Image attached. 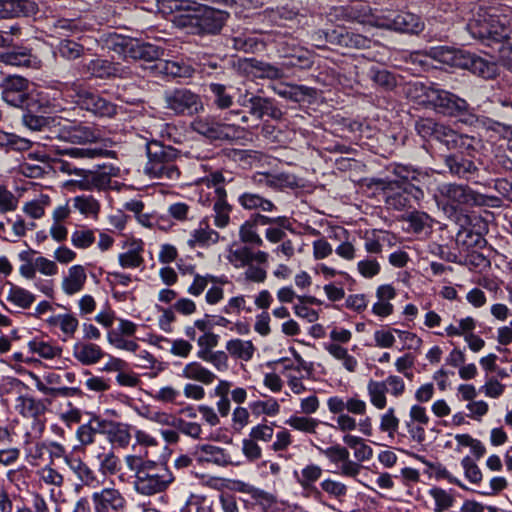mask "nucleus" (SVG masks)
<instances>
[{
  "mask_svg": "<svg viewBox=\"0 0 512 512\" xmlns=\"http://www.w3.org/2000/svg\"><path fill=\"white\" fill-rule=\"evenodd\" d=\"M508 8L479 7L467 24L471 36L498 52L499 60L512 71V26Z\"/></svg>",
  "mask_w": 512,
  "mask_h": 512,
  "instance_id": "obj_1",
  "label": "nucleus"
},
{
  "mask_svg": "<svg viewBox=\"0 0 512 512\" xmlns=\"http://www.w3.org/2000/svg\"><path fill=\"white\" fill-rule=\"evenodd\" d=\"M391 178L386 181V190L399 191L389 194L386 203L396 210L412 208L424 198V192L420 185H428L431 175L428 171H422L412 166L394 164L389 169Z\"/></svg>",
  "mask_w": 512,
  "mask_h": 512,
  "instance_id": "obj_2",
  "label": "nucleus"
},
{
  "mask_svg": "<svg viewBox=\"0 0 512 512\" xmlns=\"http://www.w3.org/2000/svg\"><path fill=\"white\" fill-rule=\"evenodd\" d=\"M136 458L127 456L126 462L130 469L135 470L134 489L143 496H152L165 492L174 482L175 477L167 463L153 460H140L134 467Z\"/></svg>",
  "mask_w": 512,
  "mask_h": 512,
  "instance_id": "obj_3",
  "label": "nucleus"
},
{
  "mask_svg": "<svg viewBox=\"0 0 512 512\" xmlns=\"http://www.w3.org/2000/svg\"><path fill=\"white\" fill-rule=\"evenodd\" d=\"M407 95L417 103L430 106L437 112L449 116L461 115L469 108V104L465 99L449 91L421 82L409 84Z\"/></svg>",
  "mask_w": 512,
  "mask_h": 512,
  "instance_id": "obj_4",
  "label": "nucleus"
},
{
  "mask_svg": "<svg viewBox=\"0 0 512 512\" xmlns=\"http://www.w3.org/2000/svg\"><path fill=\"white\" fill-rule=\"evenodd\" d=\"M147 162L144 173L153 179L177 181L180 170L177 160L180 158L178 149L164 145L162 142L152 140L146 144Z\"/></svg>",
  "mask_w": 512,
  "mask_h": 512,
  "instance_id": "obj_5",
  "label": "nucleus"
},
{
  "mask_svg": "<svg viewBox=\"0 0 512 512\" xmlns=\"http://www.w3.org/2000/svg\"><path fill=\"white\" fill-rule=\"evenodd\" d=\"M435 198L438 203H443L454 211L462 206H496L500 202L498 197L478 193L466 185L451 183L440 185Z\"/></svg>",
  "mask_w": 512,
  "mask_h": 512,
  "instance_id": "obj_6",
  "label": "nucleus"
},
{
  "mask_svg": "<svg viewBox=\"0 0 512 512\" xmlns=\"http://www.w3.org/2000/svg\"><path fill=\"white\" fill-rule=\"evenodd\" d=\"M227 258L229 263L237 269L247 267L244 272L246 280L255 283H263L266 280V270L260 266L252 264L253 262L262 265L267 264L269 254L266 251H254L248 246H240L235 249H231Z\"/></svg>",
  "mask_w": 512,
  "mask_h": 512,
  "instance_id": "obj_7",
  "label": "nucleus"
},
{
  "mask_svg": "<svg viewBox=\"0 0 512 512\" xmlns=\"http://www.w3.org/2000/svg\"><path fill=\"white\" fill-rule=\"evenodd\" d=\"M1 97L10 106L31 110L36 106L33 96V84L18 75L5 77L1 84Z\"/></svg>",
  "mask_w": 512,
  "mask_h": 512,
  "instance_id": "obj_8",
  "label": "nucleus"
},
{
  "mask_svg": "<svg viewBox=\"0 0 512 512\" xmlns=\"http://www.w3.org/2000/svg\"><path fill=\"white\" fill-rule=\"evenodd\" d=\"M406 384L404 380L398 376L391 374L384 380H369L367 383V394L369 401L373 407L382 410L387 406V394L394 398H400L404 395Z\"/></svg>",
  "mask_w": 512,
  "mask_h": 512,
  "instance_id": "obj_9",
  "label": "nucleus"
},
{
  "mask_svg": "<svg viewBox=\"0 0 512 512\" xmlns=\"http://www.w3.org/2000/svg\"><path fill=\"white\" fill-rule=\"evenodd\" d=\"M165 107L179 116H192L204 110L201 97L187 88H176L164 94Z\"/></svg>",
  "mask_w": 512,
  "mask_h": 512,
  "instance_id": "obj_10",
  "label": "nucleus"
},
{
  "mask_svg": "<svg viewBox=\"0 0 512 512\" xmlns=\"http://www.w3.org/2000/svg\"><path fill=\"white\" fill-rule=\"evenodd\" d=\"M114 49L123 54L125 58L142 60L149 63L154 62V64L160 61L164 55L162 48L130 38L117 37Z\"/></svg>",
  "mask_w": 512,
  "mask_h": 512,
  "instance_id": "obj_11",
  "label": "nucleus"
},
{
  "mask_svg": "<svg viewBox=\"0 0 512 512\" xmlns=\"http://www.w3.org/2000/svg\"><path fill=\"white\" fill-rule=\"evenodd\" d=\"M286 225V216H272L261 213H253L245 220L239 228V239L245 244L262 246L263 239L257 232L259 226Z\"/></svg>",
  "mask_w": 512,
  "mask_h": 512,
  "instance_id": "obj_12",
  "label": "nucleus"
},
{
  "mask_svg": "<svg viewBox=\"0 0 512 512\" xmlns=\"http://www.w3.org/2000/svg\"><path fill=\"white\" fill-rule=\"evenodd\" d=\"M194 132L211 140H230L236 135V126L222 123L210 115L198 116L191 122Z\"/></svg>",
  "mask_w": 512,
  "mask_h": 512,
  "instance_id": "obj_13",
  "label": "nucleus"
},
{
  "mask_svg": "<svg viewBox=\"0 0 512 512\" xmlns=\"http://www.w3.org/2000/svg\"><path fill=\"white\" fill-rule=\"evenodd\" d=\"M373 24L380 28L409 34H419L425 27L421 18L410 12L389 13L377 17Z\"/></svg>",
  "mask_w": 512,
  "mask_h": 512,
  "instance_id": "obj_14",
  "label": "nucleus"
},
{
  "mask_svg": "<svg viewBox=\"0 0 512 512\" xmlns=\"http://www.w3.org/2000/svg\"><path fill=\"white\" fill-rule=\"evenodd\" d=\"M227 17L228 13L219 8L201 5L190 17V24L198 29V33L216 34L222 29Z\"/></svg>",
  "mask_w": 512,
  "mask_h": 512,
  "instance_id": "obj_15",
  "label": "nucleus"
},
{
  "mask_svg": "<svg viewBox=\"0 0 512 512\" xmlns=\"http://www.w3.org/2000/svg\"><path fill=\"white\" fill-rule=\"evenodd\" d=\"M29 376L34 381L36 389L51 399L71 397L78 392L77 388L62 386V374L56 371L45 372L42 378L33 372H30Z\"/></svg>",
  "mask_w": 512,
  "mask_h": 512,
  "instance_id": "obj_16",
  "label": "nucleus"
},
{
  "mask_svg": "<svg viewBox=\"0 0 512 512\" xmlns=\"http://www.w3.org/2000/svg\"><path fill=\"white\" fill-rule=\"evenodd\" d=\"M72 87L77 93V103L85 110L100 116L112 117L116 114V105L98 94L86 91L79 83L74 82Z\"/></svg>",
  "mask_w": 512,
  "mask_h": 512,
  "instance_id": "obj_17",
  "label": "nucleus"
},
{
  "mask_svg": "<svg viewBox=\"0 0 512 512\" xmlns=\"http://www.w3.org/2000/svg\"><path fill=\"white\" fill-rule=\"evenodd\" d=\"M94 512H126L128 502L120 490L103 488L92 494Z\"/></svg>",
  "mask_w": 512,
  "mask_h": 512,
  "instance_id": "obj_18",
  "label": "nucleus"
},
{
  "mask_svg": "<svg viewBox=\"0 0 512 512\" xmlns=\"http://www.w3.org/2000/svg\"><path fill=\"white\" fill-rule=\"evenodd\" d=\"M320 451L330 463L341 464L338 473L343 477L356 479L361 472V464L350 459V453L346 447L336 444Z\"/></svg>",
  "mask_w": 512,
  "mask_h": 512,
  "instance_id": "obj_19",
  "label": "nucleus"
},
{
  "mask_svg": "<svg viewBox=\"0 0 512 512\" xmlns=\"http://www.w3.org/2000/svg\"><path fill=\"white\" fill-rule=\"evenodd\" d=\"M79 72L89 78H110V77H125L126 71L115 64L105 59H92L89 62L82 63L79 67Z\"/></svg>",
  "mask_w": 512,
  "mask_h": 512,
  "instance_id": "obj_20",
  "label": "nucleus"
},
{
  "mask_svg": "<svg viewBox=\"0 0 512 512\" xmlns=\"http://www.w3.org/2000/svg\"><path fill=\"white\" fill-rule=\"evenodd\" d=\"M247 96L248 92L246 91L245 95L240 96L238 102L241 106H249V113L256 119L260 120L265 115L275 119L281 116V111L273 105L271 99L254 95L247 98Z\"/></svg>",
  "mask_w": 512,
  "mask_h": 512,
  "instance_id": "obj_21",
  "label": "nucleus"
},
{
  "mask_svg": "<svg viewBox=\"0 0 512 512\" xmlns=\"http://www.w3.org/2000/svg\"><path fill=\"white\" fill-rule=\"evenodd\" d=\"M74 174L82 176V178L79 180H70L67 184L79 190H101L108 187L110 183V177L106 173L74 168Z\"/></svg>",
  "mask_w": 512,
  "mask_h": 512,
  "instance_id": "obj_22",
  "label": "nucleus"
},
{
  "mask_svg": "<svg viewBox=\"0 0 512 512\" xmlns=\"http://www.w3.org/2000/svg\"><path fill=\"white\" fill-rule=\"evenodd\" d=\"M65 464L80 481L82 486H87L92 489L101 486V481L96 472L80 457H66Z\"/></svg>",
  "mask_w": 512,
  "mask_h": 512,
  "instance_id": "obj_23",
  "label": "nucleus"
},
{
  "mask_svg": "<svg viewBox=\"0 0 512 512\" xmlns=\"http://www.w3.org/2000/svg\"><path fill=\"white\" fill-rule=\"evenodd\" d=\"M447 146L448 149L468 151L473 148L474 138L459 134L450 127L439 123L435 139Z\"/></svg>",
  "mask_w": 512,
  "mask_h": 512,
  "instance_id": "obj_24",
  "label": "nucleus"
},
{
  "mask_svg": "<svg viewBox=\"0 0 512 512\" xmlns=\"http://www.w3.org/2000/svg\"><path fill=\"white\" fill-rule=\"evenodd\" d=\"M123 248L127 250L118 255L119 265L123 269H138L144 266V242L141 239L127 241Z\"/></svg>",
  "mask_w": 512,
  "mask_h": 512,
  "instance_id": "obj_25",
  "label": "nucleus"
},
{
  "mask_svg": "<svg viewBox=\"0 0 512 512\" xmlns=\"http://www.w3.org/2000/svg\"><path fill=\"white\" fill-rule=\"evenodd\" d=\"M238 203L248 211L270 215L278 210L276 204L263 195L255 192H244L238 196Z\"/></svg>",
  "mask_w": 512,
  "mask_h": 512,
  "instance_id": "obj_26",
  "label": "nucleus"
},
{
  "mask_svg": "<svg viewBox=\"0 0 512 512\" xmlns=\"http://www.w3.org/2000/svg\"><path fill=\"white\" fill-rule=\"evenodd\" d=\"M464 69L484 79H492L498 74V66L492 59L468 51Z\"/></svg>",
  "mask_w": 512,
  "mask_h": 512,
  "instance_id": "obj_27",
  "label": "nucleus"
},
{
  "mask_svg": "<svg viewBox=\"0 0 512 512\" xmlns=\"http://www.w3.org/2000/svg\"><path fill=\"white\" fill-rule=\"evenodd\" d=\"M219 239V233L210 227L208 220L202 219L198 227L190 233L187 245L190 248H205L216 244Z\"/></svg>",
  "mask_w": 512,
  "mask_h": 512,
  "instance_id": "obj_28",
  "label": "nucleus"
},
{
  "mask_svg": "<svg viewBox=\"0 0 512 512\" xmlns=\"http://www.w3.org/2000/svg\"><path fill=\"white\" fill-rule=\"evenodd\" d=\"M0 63L14 67L38 68L40 61L31 50L25 47H18L14 50L0 53Z\"/></svg>",
  "mask_w": 512,
  "mask_h": 512,
  "instance_id": "obj_29",
  "label": "nucleus"
},
{
  "mask_svg": "<svg viewBox=\"0 0 512 512\" xmlns=\"http://www.w3.org/2000/svg\"><path fill=\"white\" fill-rule=\"evenodd\" d=\"M395 288L390 284L380 285L376 289L377 301L372 306V313L380 318H386L394 312V306L390 303L396 297Z\"/></svg>",
  "mask_w": 512,
  "mask_h": 512,
  "instance_id": "obj_30",
  "label": "nucleus"
},
{
  "mask_svg": "<svg viewBox=\"0 0 512 512\" xmlns=\"http://www.w3.org/2000/svg\"><path fill=\"white\" fill-rule=\"evenodd\" d=\"M467 54L468 51L445 46L432 48L430 51V56L438 62L450 67L462 69L465 67Z\"/></svg>",
  "mask_w": 512,
  "mask_h": 512,
  "instance_id": "obj_31",
  "label": "nucleus"
},
{
  "mask_svg": "<svg viewBox=\"0 0 512 512\" xmlns=\"http://www.w3.org/2000/svg\"><path fill=\"white\" fill-rule=\"evenodd\" d=\"M73 356L82 365L90 366L98 363L105 356V352L95 343L78 342L73 346Z\"/></svg>",
  "mask_w": 512,
  "mask_h": 512,
  "instance_id": "obj_32",
  "label": "nucleus"
},
{
  "mask_svg": "<svg viewBox=\"0 0 512 512\" xmlns=\"http://www.w3.org/2000/svg\"><path fill=\"white\" fill-rule=\"evenodd\" d=\"M87 280L86 270L82 265H73L63 277L61 287L66 295H74L80 292Z\"/></svg>",
  "mask_w": 512,
  "mask_h": 512,
  "instance_id": "obj_33",
  "label": "nucleus"
},
{
  "mask_svg": "<svg viewBox=\"0 0 512 512\" xmlns=\"http://www.w3.org/2000/svg\"><path fill=\"white\" fill-rule=\"evenodd\" d=\"M214 192V224L218 228H225L230 222L232 206L227 202V192L225 188H217Z\"/></svg>",
  "mask_w": 512,
  "mask_h": 512,
  "instance_id": "obj_34",
  "label": "nucleus"
},
{
  "mask_svg": "<svg viewBox=\"0 0 512 512\" xmlns=\"http://www.w3.org/2000/svg\"><path fill=\"white\" fill-rule=\"evenodd\" d=\"M94 457L98 462V469L102 475H115L121 470V460L111 447L99 448Z\"/></svg>",
  "mask_w": 512,
  "mask_h": 512,
  "instance_id": "obj_35",
  "label": "nucleus"
},
{
  "mask_svg": "<svg viewBox=\"0 0 512 512\" xmlns=\"http://www.w3.org/2000/svg\"><path fill=\"white\" fill-rule=\"evenodd\" d=\"M103 429L113 445L125 448L131 441V427L121 422L103 421Z\"/></svg>",
  "mask_w": 512,
  "mask_h": 512,
  "instance_id": "obj_36",
  "label": "nucleus"
},
{
  "mask_svg": "<svg viewBox=\"0 0 512 512\" xmlns=\"http://www.w3.org/2000/svg\"><path fill=\"white\" fill-rule=\"evenodd\" d=\"M196 455L200 462L213 463L218 466H227L231 463V458L224 448L211 444L198 446Z\"/></svg>",
  "mask_w": 512,
  "mask_h": 512,
  "instance_id": "obj_37",
  "label": "nucleus"
},
{
  "mask_svg": "<svg viewBox=\"0 0 512 512\" xmlns=\"http://www.w3.org/2000/svg\"><path fill=\"white\" fill-rule=\"evenodd\" d=\"M330 41H336L339 45L357 49H368L371 46V40L361 34L333 30L330 34Z\"/></svg>",
  "mask_w": 512,
  "mask_h": 512,
  "instance_id": "obj_38",
  "label": "nucleus"
},
{
  "mask_svg": "<svg viewBox=\"0 0 512 512\" xmlns=\"http://www.w3.org/2000/svg\"><path fill=\"white\" fill-rule=\"evenodd\" d=\"M2 4L6 18L31 16L38 11L36 3L31 0H2Z\"/></svg>",
  "mask_w": 512,
  "mask_h": 512,
  "instance_id": "obj_39",
  "label": "nucleus"
},
{
  "mask_svg": "<svg viewBox=\"0 0 512 512\" xmlns=\"http://www.w3.org/2000/svg\"><path fill=\"white\" fill-rule=\"evenodd\" d=\"M85 53V47L68 38L61 39L54 47L53 54L66 61H74L81 58Z\"/></svg>",
  "mask_w": 512,
  "mask_h": 512,
  "instance_id": "obj_40",
  "label": "nucleus"
},
{
  "mask_svg": "<svg viewBox=\"0 0 512 512\" xmlns=\"http://www.w3.org/2000/svg\"><path fill=\"white\" fill-rule=\"evenodd\" d=\"M323 473L322 468L316 464H308L301 471L300 474L295 472L297 483L304 489L314 491V495H320V491L314 487V484L321 478Z\"/></svg>",
  "mask_w": 512,
  "mask_h": 512,
  "instance_id": "obj_41",
  "label": "nucleus"
},
{
  "mask_svg": "<svg viewBox=\"0 0 512 512\" xmlns=\"http://www.w3.org/2000/svg\"><path fill=\"white\" fill-rule=\"evenodd\" d=\"M226 351L235 359L242 361H250L256 351V347L250 340H242L239 338L231 339L226 342Z\"/></svg>",
  "mask_w": 512,
  "mask_h": 512,
  "instance_id": "obj_42",
  "label": "nucleus"
},
{
  "mask_svg": "<svg viewBox=\"0 0 512 512\" xmlns=\"http://www.w3.org/2000/svg\"><path fill=\"white\" fill-rule=\"evenodd\" d=\"M47 322L61 330L64 340L73 338L79 326V320L72 313L51 316Z\"/></svg>",
  "mask_w": 512,
  "mask_h": 512,
  "instance_id": "obj_43",
  "label": "nucleus"
},
{
  "mask_svg": "<svg viewBox=\"0 0 512 512\" xmlns=\"http://www.w3.org/2000/svg\"><path fill=\"white\" fill-rule=\"evenodd\" d=\"M150 69L156 70L158 73L172 77H189L192 75L193 69L189 65H185L178 61L160 60Z\"/></svg>",
  "mask_w": 512,
  "mask_h": 512,
  "instance_id": "obj_44",
  "label": "nucleus"
},
{
  "mask_svg": "<svg viewBox=\"0 0 512 512\" xmlns=\"http://www.w3.org/2000/svg\"><path fill=\"white\" fill-rule=\"evenodd\" d=\"M208 89L217 109L226 110L232 107L234 96L231 93V87L220 83H210Z\"/></svg>",
  "mask_w": 512,
  "mask_h": 512,
  "instance_id": "obj_45",
  "label": "nucleus"
},
{
  "mask_svg": "<svg viewBox=\"0 0 512 512\" xmlns=\"http://www.w3.org/2000/svg\"><path fill=\"white\" fill-rule=\"evenodd\" d=\"M182 376L205 385L211 384L216 379V375L213 372L196 361L190 362L184 366Z\"/></svg>",
  "mask_w": 512,
  "mask_h": 512,
  "instance_id": "obj_46",
  "label": "nucleus"
},
{
  "mask_svg": "<svg viewBox=\"0 0 512 512\" xmlns=\"http://www.w3.org/2000/svg\"><path fill=\"white\" fill-rule=\"evenodd\" d=\"M17 402L19 413L24 417L37 418L46 410V406L42 400L36 399L30 395L19 396Z\"/></svg>",
  "mask_w": 512,
  "mask_h": 512,
  "instance_id": "obj_47",
  "label": "nucleus"
},
{
  "mask_svg": "<svg viewBox=\"0 0 512 512\" xmlns=\"http://www.w3.org/2000/svg\"><path fill=\"white\" fill-rule=\"evenodd\" d=\"M67 134L66 138L69 141L78 144L96 142L101 138L99 131L91 126L85 125L71 126L67 131Z\"/></svg>",
  "mask_w": 512,
  "mask_h": 512,
  "instance_id": "obj_48",
  "label": "nucleus"
},
{
  "mask_svg": "<svg viewBox=\"0 0 512 512\" xmlns=\"http://www.w3.org/2000/svg\"><path fill=\"white\" fill-rule=\"evenodd\" d=\"M445 164L450 173L458 177H467L477 170V167L471 160L465 159L459 155L447 156L445 158Z\"/></svg>",
  "mask_w": 512,
  "mask_h": 512,
  "instance_id": "obj_49",
  "label": "nucleus"
},
{
  "mask_svg": "<svg viewBox=\"0 0 512 512\" xmlns=\"http://www.w3.org/2000/svg\"><path fill=\"white\" fill-rule=\"evenodd\" d=\"M325 350L336 360L341 361L343 367L350 373L356 371L358 366L357 359L348 353V350L337 343H326Z\"/></svg>",
  "mask_w": 512,
  "mask_h": 512,
  "instance_id": "obj_50",
  "label": "nucleus"
},
{
  "mask_svg": "<svg viewBox=\"0 0 512 512\" xmlns=\"http://www.w3.org/2000/svg\"><path fill=\"white\" fill-rule=\"evenodd\" d=\"M73 208L85 217L97 218L100 203L92 195H79L72 198Z\"/></svg>",
  "mask_w": 512,
  "mask_h": 512,
  "instance_id": "obj_51",
  "label": "nucleus"
},
{
  "mask_svg": "<svg viewBox=\"0 0 512 512\" xmlns=\"http://www.w3.org/2000/svg\"><path fill=\"white\" fill-rule=\"evenodd\" d=\"M320 493L323 492L329 499L343 503L348 495V487L341 481L326 478L320 483Z\"/></svg>",
  "mask_w": 512,
  "mask_h": 512,
  "instance_id": "obj_52",
  "label": "nucleus"
},
{
  "mask_svg": "<svg viewBox=\"0 0 512 512\" xmlns=\"http://www.w3.org/2000/svg\"><path fill=\"white\" fill-rule=\"evenodd\" d=\"M7 301L15 306L28 309L35 301V295L25 288L9 283Z\"/></svg>",
  "mask_w": 512,
  "mask_h": 512,
  "instance_id": "obj_53",
  "label": "nucleus"
},
{
  "mask_svg": "<svg viewBox=\"0 0 512 512\" xmlns=\"http://www.w3.org/2000/svg\"><path fill=\"white\" fill-rule=\"evenodd\" d=\"M103 429V422L98 418L91 419L88 423L82 424L76 431V437L82 446L94 443L99 429Z\"/></svg>",
  "mask_w": 512,
  "mask_h": 512,
  "instance_id": "obj_54",
  "label": "nucleus"
},
{
  "mask_svg": "<svg viewBox=\"0 0 512 512\" xmlns=\"http://www.w3.org/2000/svg\"><path fill=\"white\" fill-rule=\"evenodd\" d=\"M247 64L251 67L250 72L253 73L255 77L278 79L283 76L282 69L272 64L255 59L247 60Z\"/></svg>",
  "mask_w": 512,
  "mask_h": 512,
  "instance_id": "obj_55",
  "label": "nucleus"
},
{
  "mask_svg": "<svg viewBox=\"0 0 512 512\" xmlns=\"http://www.w3.org/2000/svg\"><path fill=\"white\" fill-rule=\"evenodd\" d=\"M368 76L375 85L385 90H392L397 85V78L393 73L377 66H372L369 69Z\"/></svg>",
  "mask_w": 512,
  "mask_h": 512,
  "instance_id": "obj_56",
  "label": "nucleus"
},
{
  "mask_svg": "<svg viewBox=\"0 0 512 512\" xmlns=\"http://www.w3.org/2000/svg\"><path fill=\"white\" fill-rule=\"evenodd\" d=\"M249 409L251 410V413L256 417L261 415L274 417L280 412V404L275 398H268L266 400H256L250 402Z\"/></svg>",
  "mask_w": 512,
  "mask_h": 512,
  "instance_id": "obj_57",
  "label": "nucleus"
},
{
  "mask_svg": "<svg viewBox=\"0 0 512 512\" xmlns=\"http://www.w3.org/2000/svg\"><path fill=\"white\" fill-rule=\"evenodd\" d=\"M286 424L294 430L308 434H315L317 428L321 424V421L308 417V415H293L286 420Z\"/></svg>",
  "mask_w": 512,
  "mask_h": 512,
  "instance_id": "obj_58",
  "label": "nucleus"
},
{
  "mask_svg": "<svg viewBox=\"0 0 512 512\" xmlns=\"http://www.w3.org/2000/svg\"><path fill=\"white\" fill-rule=\"evenodd\" d=\"M36 475L41 484L61 488L64 485V475L50 465H45L37 470Z\"/></svg>",
  "mask_w": 512,
  "mask_h": 512,
  "instance_id": "obj_59",
  "label": "nucleus"
},
{
  "mask_svg": "<svg viewBox=\"0 0 512 512\" xmlns=\"http://www.w3.org/2000/svg\"><path fill=\"white\" fill-rule=\"evenodd\" d=\"M455 440L457 442L456 451L461 452L463 447H469L474 457L478 460L486 453V448L483 443L473 438L470 434H456Z\"/></svg>",
  "mask_w": 512,
  "mask_h": 512,
  "instance_id": "obj_60",
  "label": "nucleus"
},
{
  "mask_svg": "<svg viewBox=\"0 0 512 512\" xmlns=\"http://www.w3.org/2000/svg\"><path fill=\"white\" fill-rule=\"evenodd\" d=\"M55 30L63 36H75L87 30V25L78 19H58L54 23Z\"/></svg>",
  "mask_w": 512,
  "mask_h": 512,
  "instance_id": "obj_61",
  "label": "nucleus"
},
{
  "mask_svg": "<svg viewBox=\"0 0 512 512\" xmlns=\"http://www.w3.org/2000/svg\"><path fill=\"white\" fill-rule=\"evenodd\" d=\"M29 351L38 354L44 359H53L61 355V348L49 342L33 339L28 343Z\"/></svg>",
  "mask_w": 512,
  "mask_h": 512,
  "instance_id": "obj_62",
  "label": "nucleus"
},
{
  "mask_svg": "<svg viewBox=\"0 0 512 512\" xmlns=\"http://www.w3.org/2000/svg\"><path fill=\"white\" fill-rule=\"evenodd\" d=\"M230 42L235 50L243 51L246 53H253L263 45V43L259 41L257 37L248 33H241L235 37H232Z\"/></svg>",
  "mask_w": 512,
  "mask_h": 512,
  "instance_id": "obj_63",
  "label": "nucleus"
},
{
  "mask_svg": "<svg viewBox=\"0 0 512 512\" xmlns=\"http://www.w3.org/2000/svg\"><path fill=\"white\" fill-rule=\"evenodd\" d=\"M429 495L434 500V512H445L449 510L455 502L453 495L439 487L431 488Z\"/></svg>",
  "mask_w": 512,
  "mask_h": 512,
  "instance_id": "obj_64",
  "label": "nucleus"
}]
</instances>
